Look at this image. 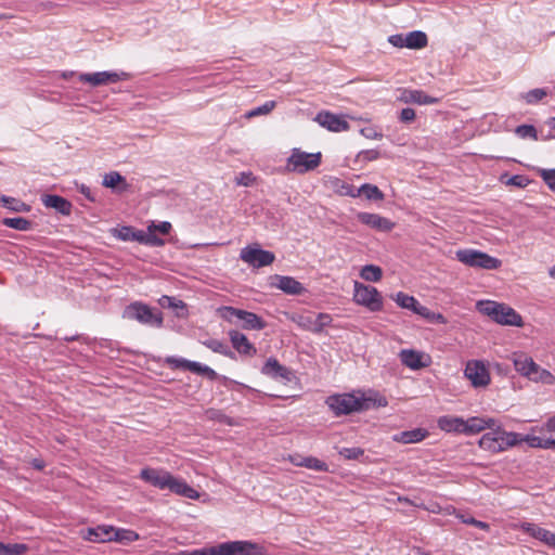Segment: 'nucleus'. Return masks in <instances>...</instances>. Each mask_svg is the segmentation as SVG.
<instances>
[{"label":"nucleus","instance_id":"f257e3e1","mask_svg":"<svg viewBox=\"0 0 555 555\" xmlns=\"http://www.w3.org/2000/svg\"><path fill=\"white\" fill-rule=\"evenodd\" d=\"M326 404L336 416H339L386 406L388 401L386 397L376 391H353L351 393L330 396L326 399Z\"/></svg>","mask_w":555,"mask_h":555},{"label":"nucleus","instance_id":"f03ea898","mask_svg":"<svg viewBox=\"0 0 555 555\" xmlns=\"http://www.w3.org/2000/svg\"><path fill=\"white\" fill-rule=\"evenodd\" d=\"M140 478L146 483L159 489H168L172 493L191 500H198L199 493L182 478L173 476L163 468L145 467L140 472Z\"/></svg>","mask_w":555,"mask_h":555},{"label":"nucleus","instance_id":"7ed1b4c3","mask_svg":"<svg viewBox=\"0 0 555 555\" xmlns=\"http://www.w3.org/2000/svg\"><path fill=\"white\" fill-rule=\"evenodd\" d=\"M477 310L490 317L494 322L502 325L521 327L522 317L512 307L493 300H479L476 304Z\"/></svg>","mask_w":555,"mask_h":555},{"label":"nucleus","instance_id":"20e7f679","mask_svg":"<svg viewBox=\"0 0 555 555\" xmlns=\"http://www.w3.org/2000/svg\"><path fill=\"white\" fill-rule=\"evenodd\" d=\"M520 443V435L513 431H506L502 428L493 429L481 436L479 447L491 453H500L506 451Z\"/></svg>","mask_w":555,"mask_h":555},{"label":"nucleus","instance_id":"39448f33","mask_svg":"<svg viewBox=\"0 0 555 555\" xmlns=\"http://www.w3.org/2000/svg\"><path fill=\"white\" fill-rule=\"evenodd\" d=\"M322 163L321 152L307 153L300 149H293L286 160V170L299 175L317 169Z\"/></svg>","mask_w":555,"mask_h":555},{"label":"nucleus","instance_id":"423d86ee","mask_svg":"<svg viewBox=\"0 0 555 555\" xmlns=\"http://www.w3.org/2000/svg\"><path fill=\"white\" fill-rule=\"evenodd\" d=\"M455 257L460 262L472 268L498 270L502 266L500 259L472 248L456 250Z\"/></svg>","mask_w":555,"mask_h":555},{"label":"nucleus","instance_id":"0eeeda50","mask_svg":"<svg viewBox=\"0 0 555 555\" xmlns=\"http://www.w3.org/2000/svg\"><path fill=\"white\" fill-rule=\"evenodd\" d=\"M212 547L214 555H264L263 546L246 540L223 542Z\"/></svg>","mask_w":555,"mask_h":555},{"label":"nucleus","instance_id":"6e6552de","mask_svg":"<svg viewBox=\"0 0 555 555\" xmlns=\"http://www.w3.org/2000/svg\"><path fill=\"white\" fill-rule=\"evenodd\" d=\"M353 300L372 312L383 309V297L377 288L371 285L354 282Z\"/></svg>","mask_w":555,"mask_h":555},{"label":"nucleus","instance_id":"1a4fd4ad","mask_svg":"<svg viewBox=\"0 0 555 555\" xmlns=\"http://www.w3.org/2000/svg\"><path fill=\"white\" fill-rule=\"evenodd\" d=\"M464 376L474 388H486L491 383L489 367L482 360H468L465 365Z\"/></svg>","mask_w":555,"mask_h":555},{"label":"nucleus","instance_id":"9d476101","mask_svg":"<svg viewBox=\"0 0 555 555\" xmlns=\"http://www.w3.org/2000/svg\"><path fill=\"white\" fill-rule=\"evenodd\" d=\"M125 317L131 320H137L142 324L154 326H162L163 317L160 313H155L153 309L141 302H133L125 310Z\"/></svg>","mask_w":555,"mask_h":555},{"label":"nucleus","instance_id":"9b49d317","mask_svg":"<svg viewBox=\"0 0 555 555\" xmlns=\"http://www.w3.org/2000/svg\"><path fill=\"white\" fill-rule=\"evenodd\" d=\"M240 258L253 268L267 267L275 260L272 251L261 249L257 244L244 247L240 253Z\"/></svg>","mask_w":555,"mask_h":555},{"label":"nucleus","instance_id":"f8f14e48","mask_svg":"<svg viewBox=\"0 0 555 555\" xmlns=\"http://www.w3.org/2000/svg\"><path fill=\"white\" fill-rule=\"evenodd\" d=\"M221 311L222 317L228 321H232L233 318L242 320L245 330H262L266 327V322L254 312L233 307H223Z\"/></svg>","mask_w":555,"mask_h":555},{"label":"nucleus","instance_id":"ddd939ff","mask_svg":"<svg viewBox=\"0 0 555 555\" xmlns=\"http://www.w3.org/2000/svg\"><path fill=\"white\" fill-rule=\"evenodd\" d=\"M128 75L126 73L116 72H98V73H86L79 76V81L89 83L92 87L105 86L109 83H116L120 80H126Z\"/></svg>","mask_w":555,"mask_h":555},{"label":"nucleus","instance_id":"4468645a","mask_svg":"<svg viewBox=\"0 0 555 555\" xmlns=\"http://www.w3.org/2000/svg\"><path fill=\"white\" fill-rule=\"evenodd\" d=\"M399 359L404 366L413 371L427 367L431 364V357L428 353L414 349H402L399 352Z\"/></svg>","mask_w":555,"mask_h":555},{"label":"nucleus","instance_id":"2eb2a0df","mask_svg":"<svg viewBox=\"0 0 555 555\" xmlns=\"http://www.w3.org/2000/svg\"><path fill=\"white\" fill-rule=\"evenodd\" d=\"M166 363L172 369L188 370L192 373L205 375L212 380L217 378V373L211 367L202 365L198 362L189 361L182 358L169 357L167 358Z\"/></svg>","mask_w":555,"mask_h":555},{"label":"nucleus","instance_id":"dca6fc26","mask_svg":"<svg viewBox=\"0 0 555 555\" xmlns=\"http://www.w3.org/2000/svg\"><path fill=\"white\" fill-rule=\"evenodd\" d=\"M264 375L272 378H282L286 383L298 382L295 373L282 365L275 358H269L261 371Z\"/></svg>","mask_w":555,"mask_h":555},{"label":"nucleus","instance_id":"f3484780","mask_svg":"<svg viewBox=\"0 0 555 555\" xmlns=\"http://www.w3.org/2000/svg\"><path fill=\"white\" fill-rule=\"evenodd\" d=\"M314 120L323 128L333 132L348 131L349 124L340 116L335 115L328 111L318 113Z\"/></svg>","mask_w":555,"mask_h":555},{"label":"nucleus","instance_id":"a211bd4d","mask_svg":"<svg viewBox=\"0 0 555 555\" xmlns=\"http://www.w3.org/2000/svg\"><path fill=\"white\" fill-rule=\"evenodd\" d=\"M357 218L362 224L379 232H390L396 225L393 221L378 214L359 212Z\"/></svg>","mask_w":555,"mask_h":555},{"label":"nucleus","instance_id":"6ab92c4d","mask_svg":"<svg viewBox=\"0 0 555 555\" xmlns=\"http://www.w3.org/2000/svg\"><path fill=\"white\" fill-rule=\"evenodd\" d=\"M270 286L288 295H300L305 291L302 284L299 281L292 276L279 274L270 276Z\"/></svg>","mask_w":555,"mask_h":555},{"label":"nucleus","instance_id":"aec40b11","mask_svg":"<svg viewBox=\"0 0 555 555\" xmlns=\"http://www.w3.org/2000/svg\"><path fill=\"white\" fill-rule=\"evenodd\" d=\"M519 529L522 532L528 533L533 539L539 540L546 546L555 548V533H553L552 531L532 522H522L520 524Z\"/></svg>","mask_w":555,"mask_h":555},{"label":"nucleus","instance_id":"412c9836","mask_svg":"<svg viewBox=\"0 0 555 555\" xmlns=\"http://www.w3.org/2000/svg\"><path fill=\"white\" fill-rule=\"evenodd\" d=\"M511 361L513 362L515 371L527 379L531 377V374L538 365L532 357L522 351L513 352L511 354Z\"/></svg>","mask_w":555,"mask_h":555},{"label":"nucleus","instance_id":"4be33fe9","mask_svg":"<svg viewBox=\"0 0 555 555\" xmlns=\"http://www.w3.org/2000/svg\"><path fill=\"white\" fill-rule=\"evenodd\" d=\"M400 101L418 105H429L439 103L440 99L430 96L423 90L403 89L401 91Z\"/></svg>","mask_w":555,"mask_h":555},{"label":"nucleus","instance_id":"5701e85b","mask_svg":"<svg viewBox=\"0 0 555 555\" xmlns=\"http://www.w3.org/2000/svg\"><path fill=\"white\" fill-rule=\"evenodd\" d=\"M229 337L233 348L241 354L254 356L257 352L256 347L248 340L246 335L238 331H230Z\"/></svg>","mask_w":555,"mask_h":555},{"label":"nucleus","instance_id":"b1692460","mask_svg":"<svg viewBox=\"0 0 555 555\" xmlns=\"http://www.w3.org/2000/svg\"><path fill=\"white\" fill-rule=\"evenodd\" d=\"M113 526L100 525L94 528H88L82 538L90 542L105 543L112 542Z\"/></svg>","mask_w":555,"mask_h":555},{"label":"nucleus","instance_id":"393cba45","mask_svg":"<svg viewBox=\"0 0 555 555\" xmlns=\"http://www.w3.org/2000/svg\"><path fill=\"white\" fill-rule=\"evenodd\" d=\"M495 420L494 418H485V417H478L473 416L468 420H464V434L465 435H475L479 434L480 431L487 429V428H493L495 426Z\"/></svg>","mask_w":555,"mask_h":555},{"label":"nucleus","instance_id":"a878e982","mask_svg":"<svg viewBox=\"0 0 555 555\" xmlns=\"http://www.w3.org/2000/svg\"><path fill=\"white\" fill-rule=\"evenodd\" d=\"M428 431L424 428H415L393 435L392 440L402 444L417 443L428 437Z\"/></svg>","mask_w":555,"mask_h":555},{"label":"nucleus","instance_id":"bb28decb","mask_svg":"<svg viewBox=\"0 0 555 555\" xmlns=\"http://www.w3.org/2000/svg\"><path fill=\"white\" fill-rule=\"evenodd\" d=\"M438 427L447 433L464 434V420L459 416L444 415L437 421Z\"/></svg>","mask_w":555,"mask_h":555},{"label":"nucleus","instance_id":"cd10ccee","mask_svg":"<svg viewBox=\"0 0 555 555\" xmlns=\"http://www.w3.org/2000/svg\"><path fill=\"white\" fill-rule=\"evenodd\" d=\"M347 195L351 197H359L360 195H363L366 199L376 202H380L385 197L378 186L370 183L361 185L356 192H347Z\"/></svg>","mask_w":555,"mask_h":555},{"label":"nucleus","instance_id":"c85d7f7f","mask_svg":"<svg viewBox=\"0 0 555 555\" xmlns=\"http://www.w3.org/2000/svg\"><path fill=\"white\" fill-rule=\"evenodd\" d=\"M43 204L47 207L54 208L63 215H69L72 204L62 196L59 195H46L42 198Z\"/></svg>","mask_w":555,"mask_h":555},{"label":"nucleus","instance_id":"c756f323","mask_svg":"<svg viewBox=\"0 0 555 555\" xmlns=\"http://www.w3.org/2000/svg\"><path fill=\"white\" fill-rule=\"evenodd\" d=\"M428 44L427 35L421 30L410 31L405 35V48L420 50Z\"/></svg>","mask_w":555,"mask_h":555},{"label":"nucleus","instance_id":"7c9ffc66","mask_svg":"<svg viewBox=\"0 0 555 555\" xmlns=\"http://www.w3.org/2000/svg\"><path fill=\"white\" fill-rule=\"evenodd\" d=\"M520 442H527L529 447L535 449H555V439L551 438H541L534 435H520Z\"/></svg>","mask_w":555,"mask_h":555},{"label":"nucleus","instance_id":"2f4dec72","mask_svg":"<svg viewBox=\"0 0 555 555\" xmlns=\"http://www.w3.org/2000/svg\"><path fill=\"white\" fill-rule=\"evenodd\" d=\"M530 382L553 386L555 385V375L552 374L548 370L540 366L539 364L535 366L531 377L528 378Z\"/></svg>","mask_w":555,"mask_h":555},{"label":"nucleus","instance_id":"473e14b6","mask_svg":"<svg viewBox=\"0 0 555 555\" xmlns=\"http://www.w3.org/2000/svg\"><path fill=\"white\" fill-rule=\"evenodd\" d=\"M139 539L140 535L135 531L124 528H115L113 526L112 542L128 544L138 541Z\"/></svg>","mask_w":555,"mask_h":555},{"label":"nucleus","instance_id":"72a5a7b5","mask_svg":"<svg viewBox=\"0 0 555 555\" xmlns=\"http://www.w3.org/2000/svg\"><path fill=\"white\" fill-rule=\"evenodd\" d=\"M380 157V153L376 149L360 151L353 159L354 165L359 168H363L366 164L377 160Z\"/></svg>","mask_w":555,"mask_h":555},{"label":"nucleus","instance_id":"f704fd0d","mask_svg":"<svg viewBox=\"0 0 555 555\" xmlns=\"http://www.w3.org/2000/svg\"><path fill=\"white\" fill-rule=\"evenodd\" d=\"M360 276L369 282H378L383 278V271L378 266L366 264L361 269Z\"/></svg>","mask_w":555,"mask_h":555},{"label":"nucleus","instance_id":"c9c22d12","mask_svg":"<svg viewBox=\"0 0 555 555\" xmlns=\"http://www.w3.org/2000/svg\"><path fill=\"white\" fill-rule=\"evenodd\" d=\"M28 546L24 543L4 544L0 541V555H24Z\"/></svg>","mask_w":555,"mask_h":555},{"label":"nucleus","instance_id":"e433bc0d","mask_svg":"<svg viewBox=\"0 0 555 555\" xmlns=\"http://www.w3.org/2000/svg\"><path fill=\"white\" fill-rule=\"evenodd\" d=\"M299 464L301 465V467L312 469L315 472H327L328 470V465L325 462H323L314 456L302 457L301 462Z\"/></svg>","mask_w":555,"mask_h":555},{"label":"nucleus","instance_id":"4c0bfd02","mask_svg":"<svg viewBox=\"0 0 555 555\" xmlns=\"http://www.w3.org/2000/svg\"><path fill=\"white\" fill-rule=\"evenodd\" d=\"M119 184H122L124 190L127 188L125 178L117 171H111V172L106 173L103 178V185L105 188L114 189V188L118 186Z\"/></svg>","mask_w":555,"mask_h":555},{"label":"nucleus","instance_id":"58836bf2","mask_svg":"<svg viewBox=\"0 0 555 555\" xmlns=\"http://www.w3.org/2000/svg\"><path fill=\"white\" fill-rule=\"evenodd\" d=\"M3 224L20 231H28L31 228V221L23 217L5 218L3 219Z\"/></svg>","mask_w":555,"mask_h":555},{"label":"nucleus","instance_id":"ea45409f","mask_svg":"<svg viewBox=\"0 0 555 555\" xmlns=\"http://www.w3.org/2000/svg\"><path fill=\"white\" fill-rule=\"evenodd\" d=\"M275 106H276L275 101H267L261 106H258L256 108L248 111L245 114V118L251 119V118L260 116V115H268L274 109Z\"/></svg>","mask_w":555,"mask_h":555},{"label":"nucleus","instance_id":"a19ab883","mask_svg":"<svg viewBox=\"0 0 555 555\" xmlns=\"http://www.w3.org/2000/svg\"><path fill=\"white\" fill-rule=\"evenodd\" d=\"M332 322V317L327 313H319L313 321L309 320L311 324L310 330L314 333H320L325 326Z\"/></svg>","mask_w":555,"mask_h":555},{"label":"nucleus","instance_id":"79ce46f5","mask_svg":"<svg viewBox=\"0 0 555 555\" xmlns=\"http://www.w3.org/2000/svg\"><path fill=\"white\" fill-rule=\"evenodd\" d=\"M395 300L401 308L409 309L412 311H414L415 306L417 304V299L415 297L410 296L403 292L397 293Z\"/></svg>","mask_w":555,"mask_h":555},{"label":"nucleus","instance_id":"37998d69","mask_svg":"<svg viewBox=\"0 0 555 555\" xmlns=\"http://www.w3.org/2000/svg\"><path fill=\"white\" fill-rule=\"evenodd\" d=\"M515 132L522 139L531 138L532 140H538L537 130L531 125H520L516 128Z\"/></svg>","mask_w":555,"mask_h":555},{"label":"nucleus","instance_id":"c03bdc74","mask_svg":"<svg viewBox=\"0 0 555 555\" xmlns=\"http://www.w3.org/2000/svg\"><path fill=\"white\" fill-rule=\"evenodd\" d=\"M339 454L344 456L346 460H358L364 454V450L361 448H343L339 451Z\"/></svg>","mask_w":555,"mask_h":555},{"label":"nucleus","instance_id":"a18cd8bd","mask_svg":"<svg viewBox=\"0 0 555 555\" xmlns=\"http://www.w3.org/2000/svg\"><path fill=\"white\" fill-rule=\"evenodd\" d=\"M0 203L12 210L20 211L21 207L25 206L23 203L16 201L13 197L0 196Z\"/></svg>","mask_w":555,"mask_h":555},{"label":"nucleus","instance_id":"49530a36","mask_svg":"<svg viewBox=\"0 0 555 555\" xmlns=\"http://www.w3.org/2000/svg\"><path fill=\"white\" fill-rule=\"evenodd\" d=\"M172 229V225L170 222L168 221H163L158 224L152 222L149 227H147V230H151V231H155V232H159L164 235H167L170 233Z\"/></svg>","mask_w":555,"mask_h":555},{"label":"nucleus","instance_id":"de8ad7c7","mask_svg":"<svg viewBox=\"0 0 555 555\" xmlns=\"http://www.w3.org/2000/svg\"><path fill=\"white\" fill-rule=\"evenodd\" d=\"M145 245L160 247L165 245V241L156 235L155 231H146Z\"/></svg>","mask_w":555,"mask_h":555},{"label":"nucleus","instance_id":"09e8293b","mask_svg":"<svg viewBox=\"0 0 555 555\" xmlns=\"http://www.w3.org/2000/svg\"><path fill=\"white\" fill-rule=\"evenodd\" d=\"M541 178L551 190L555 191V169L541 170Z\"/></svg>","mask_w":555,"mask_h":555},{"label":"nucleus","instance_id":"8fccbe9b","mask_svg":"<svg viewBox=\"0 0 555 555\" xmlns=\"http://www.w3.org/2000/svg\"><path fill=\"white\" fill-rule=\"evenodd\" d=\"M546 95L544 89H533L526 94V101L528 103H537Z\"/></svg>","mask_w":555,"mask_h":555},{"label":"nucleus","instance_id":"3c124183","mask_svg":"<svg viewBox=\"0 0 555 555\" xmlns=\"http://www.w3.org/2000/svg\"><path fill=\"white\" fill-rule=\"evenodd\" d=\"M360 133L366 138V139H370V140H379L383 138V133L377 131L375 128L373 127H365V128H362L360 130Z\"/></svg>","mask_w":555,"mask_h":555},{"label":"nucleus","instance_id":"603ef678","mask_svg":"<svg viewBox=\"0 0 555 555\" xmlns=\"http://www.w3.org/2000/svg\"><path fill=\"white\" fill-rule=\"evenodd\" d=\"M235 180L238 185L249 186L254 183L255 177L251 172H241Z\"/></svg>","mask_w":555,"mask_h":555},{"label":"nucleus","instance_id":"864d4df0","mask_svg":"<svg viewBox=\"0 0 555 555\" xmlns=\"http://www.w3.org/2000/svg\"><path fill=\"white\" fill-rule=\"evenodd\" d=\"M134 229L131 227H121L119 230H116V236L121 241H132L131 235L133 234Z\"/></svg>","mask_w":555,"mask_h":555},{"label":"nucleus","instance_id":"5fc2aeb1","mask_svg":"<svg viewBox=\"0 0 555 555\" xmlns=\"http://www.w3.org/2000/svg\"><path fill=\"white\" fill-rule=\"evenodd\" d=\"M178 555H214V547H204L192 551H181Z\"/></svg>","mask_w":555,"mask_h":555},{"label":"nucleus","instance_id":"6e6d98bb","mask_svg":"<svg viewBox=\"0 0 555 555\" xmlns=\"http://www.w3.org/2000/svg\"><path fill=\"white\" fill-rule=\"evenodd\" d=\"M415 117H416L415 111L410 107L403 108L400 113V120L402 122H411L415 119Z\"/></svg>","mask_w":555,"mask_h":555},{"label":"nucleus","instance_id":"4d7b16f0","mask_svg":"<svg viewBox=\"0 0 555 555\" xmlns=\"http://www.w3.org/2000/svg\"><path fill=\"white\" fill-rule=\"evenodd\" d=\"M206 346L211 349L214 352H219V353H222V354H227V351H225V346L219 341V340H209L208 343H206Z\"/></svg>","mask_w":555,"mask_h":555},{"label":"nucleus","instance_id":"13d9d810","mask_svg":"<svg viewBox=\"0 0 555 555\" xmlns=\"http://www.w3.org/2000/svg\"><path fill=\"white\" fill-rule=\"evenodd\" d=\"M388 41L396 48H405V36L398 34L389 37Z\"/></svg>","mask_w":555,"mask_h":555},{"label":"nucleus","instance_id":"bf43d9fd","mask_svg":"<svg viewBox=\"0 0 555 555\" xmlns=\"http://www.w3.org/2000/svg\"><path fill=\"white\" fill-rule=\"evenodd\" d=\"M414 313L423 317L424 319L428 320L430 313H431V310H429L427 307L425 306H422L418 301L415 306V309L413 311Z\"/></svg>","mask_w":555,"mask_h":555},{"label":"nucleus","instance_id":"052dcab7","mask_svg":"<svg viewBox=\"0 0 555 555\" xmlns=\"http://www.w3.org/2000/svg\"><path fill=\"white\" fill-rule=\"evenodd\" d=\"M427 321H429L431 323H437V324H447V322H448V320L446 319V317L443 314L434 312V311H431Z\"/></svg>","mask_w":555,"mask_h":555},{"label":"nucleus","instance_id":"680f3d73","mask_svg":"<svg viewBox=\"0 0 555 555\" xmlns=\"http://www.w3.org/2000/svg\"><path fill=\"white\" fill-rule=\"evenodd\" d=\"M540 431H547L555 434V415L550 417L544 425L540 428Z\"/></svg>","mask_w":555,"mask_h":555},{"label":"nucleus","instance_id":"e2e57ef3","mask_svg":"<svg viewBox=\"0 0 555 555\" xmlns=\"http://www.w3.org/2000/svg\"><path fill=\"white\" fill-rule=\"evenodd\" d=\"M465 524H469V525H473L481 530H489V525L487 522H483V521H480V520H477L473 517L468 518V519H465L463 520Z\"/></svg>","mask_w":555,"mask_h":555},{"label":"nucleus","instance_id":"0e129e2a","mask_svg":"<svg viewBox=\"0 0 555 555\" xmlns=\"http://www.w3.org/2000/svg\"><path fill=\"white\" fill-rule=\"evenodd\" d=\"M132 241L139 242L141 244L145 245L146 240V232L144 231H133V234L131 235Z\"/></svg>","mask_w":555,"mask_h":555},{"label":"nucleus","instance_id":"69168bd1","mask_svg":"<svg viewBox=\"0 0 555 555\" xmlns=\"http://www.w3.org/2000/svg\"><path fill=\"white\" fill-rule=\"evenodd\" d=\"M525 178L522 176H514L509 179L508 183L517 186H524Z\"/></svg>","mask_w":555,"mask_h":555},{"label":"nucleus","instance_id":"338daca9","mask_svg":"<svg viewBox=\"0 0 555 555\" xmlns=\"http://www.w3.org/2000/svg\"><path fill=\"white\" fill-rule=\"evenodd\" d=\"M304 456L299 455V454H291L288 455L287 460L295 466H298V467H301V465L299 464L301 462V459Z\"/></svg>","mask_w":555,"mask_h":555},{"label":"nucleus","instance_id":"774afa93","mask_svg":"<svg viewBox=\"0 0 555 555\" xmlns=\"http://www.w3.org/2000/svg\"><path fill=\"white\" fill-rule=\"evenodd\" d=\"M31 465H33L34 468H36L38 470H42L44 468V466H46V463L42 460H40V459H34L31 461Z\"/></svg>","mask_w":555,"mask_h":555}]
</instances>
